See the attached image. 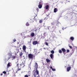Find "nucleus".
I'll list each match as a JSON object with an SVG mask.
<instances>
[{
  "mask_svg": "<svg viewBox=\"0 0 77 77\" xmlns=\"http://www.w3.org/2000/svg\"><path fill=\"white\" fill-rule=\"evenodd\" d=\"M61 50L62 51V52L63 54H65V53L66 52V49L64 48H62Z\"/></svg>",
  "mask_w": 77,
  "mask_h": 77,
  "instance_id": "0eeeda50",
  "label": "nucleus"
},
{
  "mask_svg": "<svg viewBox=\"0 0 77 77\" xmlns=\"http://www.w3.org/2000/svg\"><path fill=\"white\" fill-rule=\"evenodd\" d=\"M35 67L36 68V71L34 72L33 74L34 76L35 77H36L37 75H39V71L38 70V63H35Z\"/></svg>",
  "mask_w": 77,
  "mask_h": 77,
  "instance_id": "f257e3e1",
  "label": "nucleus"
},
{
  "mask_svg": "<svg viewBox=\"0 0 77 77\" xmlns=\"http://www.w3.org/2000/svg\"><path fill=\"white\" fill-rule=\"evenodd\" d=\"M45 19H46V17H45Z\"/></svg>",
  "mask_w": 77,
  "mask_h": 77,
  "instance_id": "4c0bfd02",
  "label": "nucleus"
},
{
  "mask_svg": "<svg viewBox=\"0 0 77 77\" xmlns=\"http://www.w3.org/2000/svg\"><path fill=\"white\" fill-rule=\"evenodd\" d=\"M29 21H30V23H32L33 21V20H32L31 19Z\"/></svg>",
  "mask_w": 77,
  "mask_h": 77,
  "instance_id": "bb28decb",
  "label": "nucleus"
},
{
  "mask_svg": "<svg viewBox=\"0 0 77 77\" xmlns=\"http://www.w3.org/2000/svg\"><path fill=\"white\" fill-rule=\"evenodd\" d=\"M69 47L70 48H71V49H72V46L70 45H69Z\"/></svg>",
  "mask_w": 77,
  "mask_h": 77,
  "instance_id": "c756f323",
  "label": "nucleus"
},
{
  "mask_svg": "<svg viewBox=\"0 0 77 77\" xmlns=\"http://www.w3.org/2000/svg\"><path fill=\"white\" fill-rule=\"evenodd\" d=\"M45 45H47V46H48V43H47V42H46Z\"/></svg>",
  "mask_w": 77,
  "mask_h": 77,
  "instance_id": "c85d7f7f",
  "label": "nucleus"
},
{
  "mask_svg": "<svg viewBox=\"0 0 77 77\" xmlns=\"http://www.w3.org/2000/svg\"><path fill=\"white\" fill-rule=\"evenodd\" d=\"M66 51V53H69V50L68 49H67Z\"/></svg>",
  "mask_w": 77,
  "mask_h": 77,
  "instance_id": "cd10ccee",
  "label": "nucleus"
},
{
  "mask_svg": "<svg viewBox=\"0 0 77 77\" xmlns=\"http://www.w3.org/2000/svg\"><path fill=\"white\" fill-rule=\"evenodd\" d=\"M2 73L5 74H6V72L5 71H4Z\"/></svg>",
  "mask_w": 77,
  "mask_h": 77,
  "instance_id": "a878e982",
  "label": "nucleus"
},
{
  "mask_svg": "<svg viewBox=\"0 0 77 77\" xmlns=\"http://www.w3.org/2000/svg\"><path fill=\"white\" fill-rule=\"evenodd\" d=\"M46 60L47 63H49V62H50V60L49 59L47 58L46 59Z\"/></svg>",
  "mask_w": 77,
  "mask_h": 77,
  "instance_id": "dca6fc26",
  "label": "nucleus"
},
{
  "mask_svg": "<svg viewBox=\"0 0 77 77\" xmlns=\"http://www.w3.org/2000/svg\"><path fill=\"white\" fill-rule=\"evenodd\" d=\"M51 53H52V54H54V51L53 50H52L51 51Z\"/></svg>",
  "mask_w": 77,
  "mask_h": 77,
  "instance_id": "b1692460",
  "label": "nucleus"
},
{
  "mask_svg": "<svg viewBox=\"0 0 77 77\" xmlns=\"http://www.w3.org/2000/svg\"><path fill=\"white\" fill-rule=\"evenodd\" d=\"M44 48V49L45 50V49H46V48Z\"/></svg>",
  "mask_w": 77,
  "mask_h": 77,
  "instance_id": "e433bc0d",
  "label": "nucleus"
},
{
  "mask_svg": "<svg viewBox=\"0 0 77 77\" xmlns=\"http://www.w3.org/2000/svg\"><path fill=\"white\" fill-rule=\"evenodd\" d=\"M39 11V8H36V11H35L34 13L33 14V16L35 18V17L37 16V14H38V12Z\"/></svg>",
  "mask_w": 77,
  "mask_h": 77,
  "instance_id": "f03ea898",
  "label": "nucleus"
},
{
  "mask_svg": "<svg viewBox=\"0 0 77 77\" xmlns=\"http://www.w3.org/2000/svg\"><path fill=\"white\" fill-rule=\"evenodd\" d=\"M24 66H25V65H24V63H22V64H19V67L21 66L22 68H23Z\"/></svg>",
  "mask_w": 77,
  "mask_h": 77,
  "instance_id": "423d86ee",
  "label": "nucleus"
},
{
  "mask_svg": "<svg viewBox=\"0 0 77 77\" xmlns=\"http://www.w3.org/2000/svg\"><path fill=\"white\" fill-rule=\"evenodd\" d=\"M17 66L18 67V68L17 69V71H16V73H17V72H18V71L21 70V69H19V63H17Z\"/></svg>",
  "mask_w": 77,
  "mask_h": 77,
  "instance_id": "39448f33",
  "label": "nucleus"
},
{
  "mask_svg": "<svg viewBox=\"0 0 77 77\" xmlns=\"http://www.w3.org/2000/svg\"><path fill=\"white\" fill-rule=\"evenodd\" d=\"M52 70L53 71H56V69H52Z\"/></svg>",
  "mask_w": 77,
  "mask_h": 77,
  "instance_id": "2f4dec72",
  "label": "nucleus"
},
{
  "mask_svg": "<svg viewBox=\"0 0 77 77\" xmlns=\"http://www.w3.org/2000/svg\"><path fill=\"white\" fill-rule=\"evenodd\" d=\"M12 56V54H10V55H9V57H8V60H9L10 59V58H11V56Z\"/></svg>",
  "mask_w": 77,
  "mask_h": 77,
  "instance_id": "f3484780",
  "label": "nucleus"
},
{
  "mask_svg": "<svg viewBox=\"0 0 77 77\" xmlns=\"http://www.w3.org/2000/svg\"><path fill=\"white\" fill-rule=\"evenodd\" d=\"M50 57L51 59H53V57H54V55L53 54H51L50 55Z\"/></svg>",
  "mask_w": 77,
  "mask_h": 77,
  "instance_id": "4468645a",
  "label": "nucleus"
},
{
  "mask_svg": "<svg viewBox=\"0 0 77 77\" xmlns=\"http://www.w3.org/2000/svg\"><path fill=\"white\" fill-rule=\"evenodd\" d=\"M43 21H44L43 19L40 20H39V23L40 24H41V23H42Z\"/></svg>",
  "mask_w": 77,
  "mask_h": 77,
  "instance_id": "9d476101",
  "label": "nucleus"
},
{
  "mask_svg": "<svg viewBox=\"0 0 77 77\" xmlns=\"http://www.w3.org/2000/svg\"><path fill=\"white\" fill-rule=\"evenodd\" d=\"M59 53H62V50H59Z\"/></svg>",
  "mask_w": 77,
  "mask_h": 77,
  "instance_id": "5701e85b",
  "label": "nucleus"
},
{
  "mask_svg": "<svg viewBox=\"0 0 77 77\" xmlns=\"http://www.w3.org/2000/svg\"><path fill=\"white\" fill-rule=\"evenodd\" d=\"M10 66H11V65H10V63H9L7 64V68H9V67Z\"/></svg>",
  "mask_w": 77,
  "mask_h": 77,
  "instance_id": "6ab92c4d",
  "label": "nucleus"
},
{
  "mask_svg": "<svg viewBox=\"0 0 77 77\" xmlns=\"http://www.w3.org/2000/svg\"><path fill=\"white\" fill-rule=\"evenodd\" d=\"M71 66H69V67H68L67 69V71L68 72H69V71H70V69H71Z\"/></svg>",
  "mask_w": 77,
  "mask_h": 77,
  "instance_id": "1a4fd4ad",
  "label": "nucleus"
},
{
  "mask_svg": "<svg viewBox=\"0 0 77 77\" xmlns=\"http://www.w3.org/2000/svg\"><path fill=\"white\" fill-rule=\"evenodd\" d=\"M60 24V23L58 21H57V25L59 26V25Z\"/></svg>",
  "mask_w": 77,
  "mask_h": 77,
  "instance_id": "412c9836",
  "label": "nucleus"
},
{
  "mask_svg": "<svg viewBox=\"0 0 77 77\" xmlns=\"http://www.w3.org/2000/svg\"><path fill=\"white\" fill-rule=\"evenodd\" d=\"M42 6L41 4V2H39V5H38V8H39V9H41V8H42Z\"/></svg>",
  "mask_w": 77,
  "mask_h": 77,
  "instance_id": "6e6552de",
  "label": "nucleus"
},
{
  "mask_svg": "<svg viewBox=\"0 0 77 77\" xmlns=\"http://www.w3.org/2000/svg\"><path fill=\"white\" fill-rule=\"evenodd\" d=\"M13 76H14V77H15V76H16L14 74V75H13Z\"/></svg>",
  "mask_w": 77,
  "mask_h": 77,
  "instance_id": "72a5a7b5",
  "label": "nucleus"
},
{
  "mask_svg": "<svg viewBox=\"0 0 77 77\" xmlns=\"http://www.w3.org/2000/svg\"><path fill=\"white\" fill-rule=\"evenodd\" d=\"M26 26H29V23L28 22H27L26 23Z\"/></svg>",
  "mask_w": 77,
  "mask_h": 77,
  "instance_id": "4be33fe9",
  "label": "nucleus"
},
{
  "mask_svg": "<svg viewBox=\"0 0 77 77\" xmlns=\"http://www.w3.org/2000/svg\"><path fill=\"white\" fill-rule=\"evenodd\" d=\"M12 58H13V59H15V56H13Z\"/></svg>",
  "mask_w": 77,
  "mask_h": 77,
  "instance_id": "7c9ffc66",
  "label": "nucleus"
},
{
  "mask_svg": "<svg viewBox=\"0 0 77 77\" xmlns=\"http://www.w3.org/2000/svg\"><path fill=\"white\" fill-rule=\"evenodd\" d=\"M23 49L24 51L26 50V46L25 45H23Z\"/></svg>",
  "mask_w": 77,
  "mask_h": 77,
  "instance_id": "9b49d317",
  "label": "nucleus"
},
{
  "mask_svg": "<svg viewBox=\"0 0 77 77\" xmlns=\"http://www.w3.org/2000/svg\"><path fill=\"white\" fill-rule=\"evenodd\" d=\"M50 68L51 69H53V67H52V66H50Z\"/></svg>",
  "mask_w": 77,
  "mask_h": 77,
  "instance_id": "473e14b6",
  "label": "nucleus"
},
{
  "mask_svg": "<svg viewBox=\"0 0 77 77\" xmlns=\"http://www.w3.org/2000/svg\"><path fill=\"white\" fill-rule=\"evenodd\" d=\"M73 53V52L72 53H70V55H72V54Z\"/></svg>",
  "mask_w": 77,
  "mask_h": 77,
  "instance_id": "f704fd0d",
  "label": "nucleus"
},
{
  "mask_svg": "<svg viewBox=\"0 0 77 77\" xmlns=\"http://www.w3.org/2000/svg\"><path fill=\"white\" fill-rule=\"evenodd\" d=\"M1 75H3V74L2 73H1Z\"/></svg>",
  "mask_w": 77,
  "mask_h": 77,
  "instance_id": "c9c22d12",
  "label": "nucleus"
},
{
  "mask_svg": "<svg viewBox=\"0 0 77 77\" xmlns=\"http://www.w3.org/2000/svg\"><path fill=\"white\" fill-rule=\"evenodd\" d=\"M48 8H49V5H46L45 7L46 9L48 10Z\"/></svg>",
  "mask_w": 77,
  "mask_h": 77,
  "instance_id": "2eb2a0df",
  "label": "nucleus"
},
{
  "mask_svg": "<svg viewBox=\"0 0 77 77\" xmlns=\"http://www.w3.org/2000/svg\"><path fill=\"white\" fill-rule=\"evenodd\" d=\"M13 41L14 42H16V39H15V38H14L13 40Z\"/></svg>",
  "mask_w": 77,
  "mask_h": 77,
  "instance_id": "393cba45",
  "label": "nucleus"
},
{
  "mask_svg": "<svg viewBox=\"0 0 77 77\" xmlns=\"http://www.w3.org/2000/svg\"><path fill=\"white\" fill-rule=\"evenodd\" d=\"M23 52H21L20 53V56H23Z\"/></svg>",
  "mask_w": 77,
  "mask_h": 77,
  "instance_id": "aec40b11",
  "label": "nucleus"
},
{
  "mask_svg": "<svg viewBox=\"0 0 77 77\" xmlns=\"http://www.w3.org/2000/svg\"><path fill=\"white\" fill-rule=\"evenodd\" d=\"M70 39L71 40H72V41H74V38L73 37H71L70 38Z\"/></svg>",
  "mask_w": 77,
  "mask_h": 77,
  "instance_id": "a211bd4d",
  "label": "nucleus"
},
{
  "mask_svg": "<svg viewBox=\"0 0 77 77\" xmlns=\"http://www.w3.org/2000/svg\"><path fill=\"white\" fill-rule=\"evenodd\" d=\"M30 36H32V37H33L34 36H35V33L34 32H32L31 33Z\"/></svg>",
  "mask_w": 77,
  "mask_h": 77,
  "instance_id": "ddd939ff",
  "label": "nucleus"
},
{
  "mask_svg": "<svg viewBox=\"0 0 77 77\" xmlns=\"http://www.w3.org/2000/svg\"><path fill=\"white\" fill-rule=\"evenodd\" d=\"M18 44H19V43H18Z\"/></svg>",
  "mask_w": 77,
  "mask_h": 77,
  "instance_id": "58836bf2",
  "label": "nucleus"
},
{
  "mask_svg": "<svg viewBox=\"0 0 77 77\" xmlns=\"http://www.w3.org/2000/svg\"><path fill=\"white\" fill-rule=\"evenodd\" d=\"M58 11V10L57 8H55L54 9V12L55 13V12H57V11Z\"/></svg>",
  "mask_w": 77,
  "mask_h": 77,
  "instance_id": "f8f14e48",
  "label": "nucleus"
},
{
  "mask_svg": "<svg viewBox=\"0 0 77 77\" xmlns=\"http://www.w3.org/2000/svg\"><path fill=\"white\" fill-rule=\"evenodd\" d=\"M33 54H28V58L29 59H33Z\"/></svg>",
  "mask_w": 77,
  "mask_h": 77,
  "instance_id": "7ed1b4c3",
  "label": "nucleus"
},
{
  "mask_svg": "<svg viewBox=\"0 0 77 77\" xmlns=\"http://www.w3.org/2000/svg\"><path fill=\"white\" fill-rule=\"evenodd\" d=\"M38 41H33L32 42V44L33 45H36V44H38Z\"/></svg>",
  "mask_w": 77,
  "mask_h": 77,
  "instance_id": "20e7f679",
  "label": "nucleus"
}]
</instances>
